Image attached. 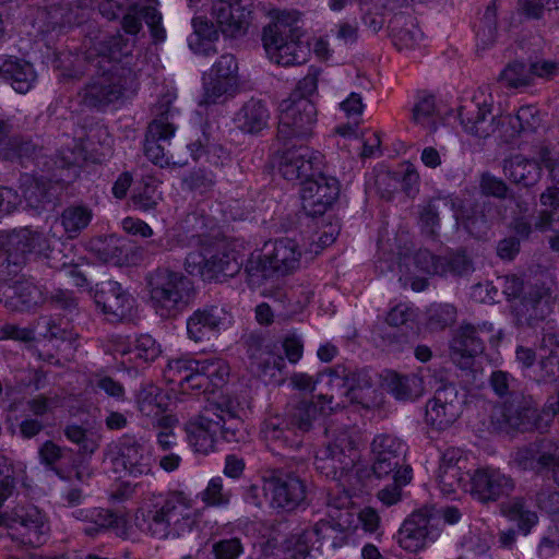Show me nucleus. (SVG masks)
<instances>
[{
  "label": "nucleus",
  "instance_id": "obj_25",
  "mask_svg": "<svg viewBox=\"0 0 559 559\" xmlns=\"http://www.w3.org/2000/svg\"><path fill=\"white\" fill-rule=\"evenodd\" d=\"M493 325L483 322L478 325L463 324L451 341V358L461 368H467L474 357L480 355L484 349V335H490Z\"/></svg>",
  "mask_w": 559,
  "mask_h": 559
},
{
  "label": "nucleus",
  "instance_id": "obj_9",
  "mask_svg": "<svg viewBox=\"0 0 559 559\" xmlns=\"http://www.w3.org/2000/svg\"><path fill=\"white\" fill-rule=\"evenodd\" d=\"M240 88L238 63L230 53L221 56L203 76L201 105L223 104L233 98Z\"/></svg>",
  "mask_w": 559,
  "mask_h": 559
},
{
  "label": "nucleus",
  "instance_id": "obj_58",
  "mask_svg": "<svg viewBox=\"0 0 559 559\" xmlns=\"http://www.w3.org/2000/svg\"><path fill=\"white\" fill-rule=\"evenodd\" d=\"M160 199V192L157 190V187L150 183H145L142 189L132 197L134 206L143 212L155 209Z\"/></svg>",
  "mask_w": 559,
  "mask_h": 559
},
{
  "label": "nucleus",
  "instance_id": "obj_53",
  "mask_svg": "<svg viewBox=\"0 0 559 559\" xmlns=\"http://www.w3.org/2000/svg\"><path fill=\"white\" fill-rule=\"evenodd\" d=\"M231 493L224 488L221 477L212 478L206 488L200 492L201 500L206 507H226L230 501Z\"/></svg>",
  "mask_w": 559,
  "mask_h": 559
},
{
  "label": "nucleus",
  "instance_id": "obj_14",
  "mask_svg": "<svg viewBox=\"0 0 559 559\" xmlns=\"http://www.w3.org/2000/svg\"><path fill=\"white\" fill-rule=\"evenodd\" d=\"M263 492L271 508L293 511L305 500L306 486L292 473L271 471L263 476Z\"/></svg>",
  "mask_w": 559,
  "mask_h": 559
},
{
  "label": "nucleus",
  "instance_id": "obj_3",
  "mask_svg": "<svg viewBox=\"0 0 559 559\" xmlns=\"http://www.w3.org/2000/svg\"><path fill=\"white\" fill-rule=\"evenodd\" d=\"M144 280L148 306L160 319H176L195 300L193 282L179 271L158 266Z\"/></svg>",
  "mask_w": 559,
  "mask_h": 559
},
{
  "label": "nucleus",
  "instance_id": "obj_47",
  "mask_svg": "<svg viewBox=\"0 0 559 559\" xmlns=\"http://www.w3.org/2000/svg\"><path fill=\"white\" fill-rule=\"evenodd\" d=\"M383 385L395 399L405 401L417 394L419 379L414 374L401 376L388 371L383 378Z\"/></svg>",
  "mask_w": 559,
  "mask_h": 559
},
{
  "label": "nucleus",
  "instance_id": "obj_17",
  "mask_svg": "<svg viewBox=\"0 0 559 559\" xmlns=\"http://www.w3.org/2000/svg\"><path fill=\"white\" fill-rule=\"evenodd\" d=\"M173 117L174 111L169 104L157 107L156 117L148 124L145 136V156L162 167L170 163L166 144H169L176 132V127L171 121Z\"/></svg>",
  "mask_w": 559,
  "mask_h": 559
},
{
  "label": "nucleus",
  "instance_id": "obj_35",
  "mask_svg": "<svg viewBox=\"0 0 559 559\" xmlns=\"http://www.w3.org/2000/svg\"><path fill=\"white\" fill-rule=\"evenodd\" d=\"M460 199L447 195L432 198L418 205L419 224L421 229L430 235H435L439 225V214L441 207L450 209L453 212L454 219H460L459 213Z\"/></svg>",
  "mask_w": 559,
  "mask_h": 559
},
{
  "label": "nucleus",
  "instance_id": "obj_22",
  "mask_svg": "<svg viewBox=\"0 0 559 559\" xmlns=\"http://www.w3.org/2000/svg\"><path fill=\"white\" fill-rule=\"evenodd\" d=\"M109 456L115 473L139 477L148 475L152 471L151 454L133 438H121Z\"/></svg>",
  "mask_w": 559,
  "mask_h": 559
},
{
  "label": "nucleus",
  "instance_id": "obj_2",
  "mask_svg": "<svg viewBox=\"0 0 559 559\" xmlns=\"http://www.w3.org/2000/svg\"><path fill=\"white\" fill-rule=\"evenodd\" d=\"M94 49L97 70L83 88L82 100L88 107L100 108L134 91L138 75L130 67L131 48L122 35L105 37Z\"/></svg>",
  "mask_w": 559,
  "mask_h": 559
},
{
  "label": "nucleus",
  "instance_id": "obj_37",
  "mask_svg": "<svg viewBox=\"0 0 559 559\" xmlns=\"http://www.w3.org/2000/svg\"><path fill=\"white\" fill-rule=\"evenodd\" d=\"M534 414L532 401L522 394H512L499 408L495 415L501 416V421L510 428H521L530 423Z\"/></svg>",
  "mask_w": 559,
  "mask_h": 559
},
{
  "label": "nucleus",
  "instance_id": "obj_23",
  "mask_svg": "<svg viewBox=\"0 0 559 559\" xmlns=\"http://www.w3.org/2000/svg\"><path fill=\"white\" fill-rule=\"evenodd\" d=\"M465 486L466 492L476 496L483 502L496 501L511 495L515 489L513 478L492 466L477 468Z\"/></svg>",
  "mask_w": 559,
  "mask_h": 559
},
{
  "label": "nucleus",
  "instance_id": "obj_61",
  "mask_svg": "<svg viewBox=\"0 0 559 559\" xmlns=\"http://www.w3.org/2000/svg\"><path fill=\"white\" fill-rule=\"evenodd\" d=\"M210 248L191 251L185 260V269L190 275H200L205 280V271L209 269Z\"/></svg>",
  "mask_w": 559,
  "mask_h": 559
},
{
  "label": "nucleus",
  "instance_id": "obj_34",
  "mask_svg": "<svg viewBox=\"0 0 559 559\" xmlns=\"http://www.w3.org/2000/svg\"><path fill=\"white\" fill-rule=\"evenodd\" d=\"M270 110L260 99L251 98L235 114L237 129L248 134H258L269 126Z\"/></svg>",
  "mask_w": 559,
  "mask_h": 559
},
{
  "label": "nucleus",
  "instance_id": "obj_15",
  "mask_svg": "<svg viewBox=\"0 0 559 559\" xmlns=\"http://www.w3.org/2000/svg\"><path fill=\"white\" fill-rule=\"evenodd\" d=\"M438 516L432 509L421 508L414 511L403 523L397 533L400 546L411 552H417L433 543L440 535Z\"/></svg>",
  "mask_w": 559,
  "mask_h": 559
},
{
  "label": "nucleus",
  "instance_id": "obj_59",
  "mask_svg": "<svg viewBox=\"0 0 559 559\" xmlns=\"http://www.w3.org/2000/svg\"><path fill=\"white\" fill-rule=\"evenodd\" d=\"M117 514L106 509H92V518L90 522L92 525L84 528L85 534L94 536L105 528H112L115 526Z\"/></svg>",
  "mask_w": 559,
  "mask_h": 559
},
{
  "label": "nucleus",
  "instance_id": "obj_6",
  "mask_svg": "<svg viewBox=\"0 0 559 559\" xmlns=\"http://www.w3.org/2000/svg\"><path fill=\"white\" fill-rule=\"evenodd\" d=\"M229 376V367L222 358L194 360L178 358L168 362L166 379L177 384L182 393H205L222 386Z\"/></svg>",
  "mask_w": 559,
  "mask_h": 559
},
{
  "label": "nucleus",
  "instance_id": "obj_42",
  "mask_svg": "<svg viewBox=\"0 0 559 559\" xmlns=\"http://www.w3.org/2000/svg\"><path fill=\"white\" fill-rule=\"evenodd\" d=\"M249 359L251 371L259 377L265 376L272 370L281 371L285 367L284 358L267 345L250 346Z\"/></svg>",
  "mask_w": 559,
  "mask_h": 559
},
{
  "label": "nucleus",
  "instance_id": "obj_63",
  "mask_svg": "<svg viewBox=\"0 0 559 559\" xmlns=\"http://www.w3.org/2000/svg\"><path fill=\"white\" fill-rule=\"evenodd\" d=\"M536 502L540 510L559 522V491L551 488L542 489L536 496Z\"/></svg>",
  "mask_w": 559,
  "mask_h": 559
},
{
  "label": "nucleus",
  "instance_id": "obj_48",
  "mask_svg": "<svg viewBox=\"0 0 559 559\" xmlns=\"http://www.w3.org/2000/svg\"><path fill=\"white\" fill-rule=\"evenodd\" d=\"M514 460L521 468L532 471L548 468L555 463V456L543 452L538 444H530L518 450Z\"/></svg>",
  "mask_w": 559,
  "mask_h": 559
},
{
  "label": "nucleus",
  "instance_id": "obj_31",
  "mask_svg": "<svg viewBox=\"0 0 559 559\" xmlns=\"http://www.w3.org/2000/svg\"><path fill=\"white\" fill-rule=\"evenodd\" d=\"M94 301L110 321H119L131 309V297L116 281L97 283L93 289Z\"/></svg>",
  "mask_w": 559,
  "mask_h": 559
},
{
  "label": "nucleus",
  "instance_id": "obj_40",
  "mask_svg": "<svg viewBox=\"0 0 559 559\" xmlns=\"http://www.w3.org/2000/svg\"><path fill=\"white\" fill-rule=\"evenodd\" d=\"M501 512L510 521L518 524V528L523 535H528L538 523V515L533 511L528 503L520 497L513 498L501 504Z\"/></svg>",
  "mask_w": 559,
  "mask_h": 559
},
{
  "label": "nucleus",
  "instance_id": "obj_29",
  "mask_svg": "<svg viewBox=\"0 0 559 559\" xmlns=\"http://www.w3.org/2000/svg\"><path fill=\"white\" fill-rule=\"evenodd\" d=\"M215 415L217 412L212 404L186 424L187 441L198 453L207 454L215 449L221 431V420Z\"/></svg>",
  "mask_w": 559,
  "mask_h": 559
},
{
  "label": "nucleus",
  "instance_id": "obj_43",
  "mask_svg": "<svg viewBox=\"0 0 559 559\" xmlns=\"http://www.w3.org/2000/svg\"><path fill=\"white\" fill-rule=\"evenodd\" d=\"M439 118L435 97L428 94L418 95L412 109L413 122L429 133H433L438 128Z\"/></svg>",
  "mask_w": 559,
  "mask_h": 559
},
{
  "label": "nucleus",
  "instance_id": "obj_8",
  "mask_svg": "<svg viewBox=\"0 0 559 559\" xmlns=\"http://www.w3.org/2000/svg\"><path fill=\"white\" fill-rule=\"evenodd\" d=\"M0 526L17 544L38 547L43 545L50 531L46 515L36 507H16L0 513Z\"/></svg>",
  "mask_w": 559,
  "mask_h": 559
},
{
  "label": "nucleus",
  "instance_id": "obj_16",
  "mask_svg": "<svg viewBox=\"0 0 559 559\" xmlns=\"http://www.w3.org/2000/svg\"><path fill=\"white\" fill-rule=\"evenodd\" d=\"M231 312L219 305H206L194 310L187 319L188 337L195 343L211 341L231 326Z\"/></svg>",
  "mask_w": 559,
  "mask_h": 559
},
{
  "label": "nucleus",
  "instance_id": "obj_30",
  "mask_svg": "<svg viewBox=\"0 0 559 559\" xmlns=\"http://www.w3.org/2000/svg\"><path fill=\"white\" fill-rule=\"evenodd\" d=\"M374 376L369 369L348 371L345 367L337 366L329 369L321 378H329V384L346 388V395L356 403L365 404L366 399L372 392Z\"/></svg>",
  "mask_w": 559,
  "mask_h": 559
},
{
  "label": "nucleus",
  "instance_id": "obj_19",
  "mask_svg": "<svg viewBox=\"0 0 559 559\" xmlns=\"http://www.w3.org/2000/svg\"><path fill=\"white\" fill-rule=\"evenodd\" d=\"M56 242L57 239L52 241L43 233L29 228L13 230L7 240L8 265L11 263L15 266L20 265L24 262L27 253H34L56 261V254L60 253L53 250Z\"/></svg>",
  "mask_w": 559,
  "mask_h": 559
},
{
  "label": "nucleus",
  "instance_id": "obj_38",
  "mask_svg": "<svg viewBox=\"0 0 559 559\" xmlns=\"http://www.w3.org/2000/svg\"><path fill=\"white\" fill-rule=\"evenodd\" d=\"M538 381L555 382L559 379V336L547 333L542 338Z\"/></svg>",
  "mask_w": 559,
  "mask_h": 559
},
{
  "label": "nucleus",
  "instance_id": "obj_56",
  "mask_svg": "<svg viewBox=\"0 0 559 559\" xmlns=\"http://www.w3.org/2000/svg\"><path fill=\"white\" fill-rule=\"evenodd\" d=\"M415 264L419 271L430 275H444L447 269L445 260L428 250H419L415 254Z\"/></svg>",
  "mask_w": 559,
  "mask_h": 559
},
{
  "label": "nucleus",
  "instance_id": "obj_20",
  "mask_svg": "<svg viewBox=\"0 0 559 559\" xmlns=\"http://www.w3.org/2000/svg\"><path fill=\"white\" fill-rule=\"evenodd\" d=\"M338 194V181L334 177L324 176L320 170L314 177L302 181V209L310 216L323 215L337 200Z\"/></svg>",
  "mask_w": 559,
  "mask_h": 559
},
{
  "label": "nucleus",
  "instance_id": "obj_18",
  "mask_svg": "<svg viewBox=\"0 0 559 559\" xmlns=\"http://www.w3.org/2000/svg\"><path fill=\"white\" fill-rule=\"evenodd\" d=\"M323 155L305 145L284 148L278 156V170L288 181H302L322 170Z\"/></svg>",
  "mask_w": 559,
  "mask_h": 559
},
{
  "label": "nucleus",
  "instance_id": "obj_13",
  "mask_svg": "<svg viewBox=\"0 0 559 559\" xmlns=\"http://www.w3.org/2000/svg\"><path fill=\"white\" fill-rule=\"evenodd\" d=\"M493 97L488 86L479 87L471 98H466L457 108V117L464 131L487 138L497 129L492 114Z\"/></svg>",
  "mask_w": 559,
  "mask_h": 559
},
{
  "label": "nucleus",
  "instance_id": "obj_26",
  "mask_svg": "<svg viewBox=\"0 0 559 559\" xmlns=\"http://www.w3.org/2000/svg\"><path fill=\"white\" fill-rule=\"evenodd\" d=\"M462 413V400L453 384L438 389L427 402L425 419L428 425L444 430L453 425Z\"/></svg>",
  "mask_w": 559,
  "mask_h": 559
},
{
  "label": "nucleus",
  "instance_id": "obj_28",
  "mask_svg": "<svg viewBox=\"0 0 559 559\" xmlns=\"http://www.w3.org/2000/svg\"><path fill=\"white\" fill-rule=\"evenodd\" d=\"M502 292L509 300L521 299L526 311H533L527 317L528 323L542 319L545 316V308L548 306L549 289L544 285L525 287L523 281L516 275H508L502 278Z\"/></svg>",
  "mask_w": 559,
  "mask_h": 559
},
{
  "label": "nucleus",
  "instance_id": "obj_1",
  "mask_svg": "<svg viewBox=\"0 0 559 559\" xmlns=\"http://www.w3.org/2000/svg\"><path fill=\"white\" fill-rule=\"evenodd\" d=\"M200 516L194 500L183 491L151 493L132 518L117 515L114 532L133 540L141 534L157 539L179 538L194 528Z\"/></svg>",
  "mask_w": 559,
  "mask_h": 559
},
{
  "label": "nucleus",
  "instance_id": "obj_7",
  "mask_svg": "<svg viewBox=\"0 0 559 559\" xmlns=\"http://www.w3.org/2000/svg\"><path fill=\"white\" fill-rule=\"evenodd\" d=\"M317 416V405L301 402L287 416L273 415L264 419L260 429L261 437L277 447L298 445L300 435L312 428Z\"/></svg>",
  "mask_w": 559,
  "mask_h": 559
},
{
  "label": "nucleus",
  "instance_id": "obj_60",
  "mask_svg": "<svg viewBox=\"0 0 559 559\" xmlns=\"http://www.w3.org/2000/svg\"><path fill=\"white\" fill-rule=\"evenodd\" d=\"M187 185L189 188L199 193L206 194L213 190L216 180L215 176L212 171L205 169H199L193 171L187 179Z\"/></svg>",
  "mask_w": 559,
  "mask_h": 559
},
{
  "label": "nucleus",
  "instance_id": "obj_10",
  "mask_svg": "<svg viewBox=\"0 0 559 559\" xmlns=\"http://www.w3.org/2000/svg\"><path fill=\"white\" fill-rule=\"evenodd\" d=\"M301 255V249L294 239L281 238L263 255L252 254L246 264V271L251 276L261 273L266 277L271 272L287 275L299 269Z\"/></svg>",
  "mask_w": 559,
  "mask_h": 559
},
{
  "label": "nucleus",
  "instance_id": "obj_52",
  "mask_svg": "<svg viewBox=\"0 0 559 559\" xmlns=\"http://www.w3.org/2000/svg\"><path fill=\"white\" fill-rule=\"evenodd\" d=\"M64 435L84 454H93L99 447L100 436L79 425H68L64 429Z\"/></svg>",
  "mask_w": 559,
  "mask_h": 559
},
{
  "label": "nucleus",
  "instance_id": "obj_57",
  "mask_svg": "<svg viewBox=\"0 0 559 559\" xmlns=\"http://www.w3.org/2000/svg\"><path fill=\"white\" fill-rule=\"evenodd\" d=\"M424 39L423 32L414 24L401 28L393 35L394 46L399 50H411L418 47Z\"/></svg>",
  "mask_w": 559,
  "mask_h": 559
},
{
  "label": "nucleus",
  "instance_id": "obj_44",
  "mask_svg": "<svg viewBox=\"0 0 559 559\" xmlns=\"http://www.w3.org/2000/svg\"><path fill=\"white\" fill-rule=\"evenodd\" d=\"M21 190L27 206L32 209H39L52 197L51 187H48L47 181L28 175L21 178Z\"/></svg>",
  "mask_w": 559,
  "mask_h": 559
},
{
  "label": "nucleus",
  "instance_id": "obj_45",
  "mask_svg": "<svg viewBox=\"0 0 559 559\" xmlns=\"http://www.w3.org/2000/svg\"><path fill=\"white\" fill-rule=\"evenodd\" d=\"M193 33L189 36V47L197 53L209 55L211 45L217 39V31L203 17L192 20Z\"/></svg>",
  "mask_w": 559,
  "mask_h": 559
},
{
  "label": "nucleus",
  "instance_id": "obj_11",
  "mask_svg": "<svg viewBox=\"0 0 559 559\" xmlns=\"http://www.w3.org/2000/svg\"><path fill=\"white\" fill-rule=\"evenodd\" d=\"M317 123L316 105L306 97L289 96L280 104L277 136L287 141L306 139Z\"/></svg>",
  "mask_w": 559,
  "mask_h": 559
},
{
  "label": "nucleus",
  "instance_id": "obj_32",
  "mask_svg": "<svg viewBox=\"0 0 559 559\" xmlns=\"http://www.w3.org/2000/svg\"><path fill=\"white\" fill-rule=\"evenodd\" d=\"M334 527L330 522L319 521L295 535L294 559L312 558L311 552L320 550L324 540L332 537Z\"/></svg>",
  "mask_w": 559,
  "mask_h": 559
},
{
  "label": "nucleus",
  "instance_id": "obj_51",
  "mask_svg": "<svg viewBox=\"0 0 559 559\" xmlns=\"http://www.w3.org/2000/svg\"><path fill=\"white\" fill-rule=\"evenodd\" d=\"M412 480L411 466L397 469L393 474V483L380 489L377 493L378 499L386 507L396 504L402 499V488Z\"/></svg>",
  "mask_w": 559,
  "mask_h": 559
},
{
  "label": "nucleus",
  "instance_id": "obj_36",
  "mask_svg": "<svg viewBox=\"0 0 559 559\" xmlns=\"http://www.w3.org/2000/svg\"><path fill=\"white\" fill-rule=\"evenodd\" d=\"M116 354L127 356L128 361H154L162 353L160 345L150 334H141L134 340H122L116 345Z\"/></svg>",
  "mask_w": 559,
  "mask_h": 559
},
{
  "label": "nucleus",
  "instance_id": "obj_62",
  "mask_svg": "<svg viewBox=\"0 0 559 559\" xmlns=\"http://www.w3.org/2000/svg\"><path fill=\"white\" fill-rule=\"evenodd\" d=\"M177 424L176 417L171 415L163 416L158 419L159 431L157 433V444L163 451L173 449L177 443L173 427Z\"/></svg>",
  "mask_w": 559,
  "mask_h": 559
},
{
  "label": "nucleus",
  "instance_id": "obj_33",
  "mask_svg": "<svg viewBox=\"0 0 559 559\" xmlns=\"http://www.w3.org/2000/svg\"><path fill=\"white\" fill-rule=\"evenodd\" d=\"M214 411L217 412L215 418L221 420L219 438L227 442H239L245 438L243 423L240 419L239 404L227 397L222 396L221 400L213 404Z\"/></svg>",
  "mask_w": 559,
  "mask_h": 559
},
{
  "label": "nucleus",
  "instance_id": "obj_41",
  "mask_svg": "<svg viewBox=\"0 0 559 559\" xmlns=\"http://www.w3.org/2000/svg\"><path fill=\"white\" fill-rule=\"evenodd\" d=\"M205 271V280H216L221 275L234 276L241 267V262L238 261V257L234 251L217 250L210 248V257Z\"/></svg>",
  "mask_w": 559,
  "mask_h": 559
},
{
  "label": "nucleus",
  "instance_id": "obj_46",
  "mask_svg": "<svg viewBox=\"0 0 559 559\" xmlns=\"http://www.w3.org/2000/svg\"><path fill=\"white\" fill-rule=\"evenodd\" d=\"M93 212L85 205H71L63 210L60 222L69 238L76 237L91 223Z\"/></svg>",
  "mask_w": 559,
  "mask_h": 559
},
{
  "label": "nucleus",
  "instance_id": "obj_24",
  "mask_svg": "<svg viewBox=\"0 0 559 559\" xmlns=\"http://www.w3.org/2000/svg\"><path fill=\"white\" fill-rule=\"evenodd\" d=\"M468 456L460 448H448L440 457L437 473V484L444 496L462 489L466 492L465 484L469 483Z\"/></svg>",
  "mask_w": 559,
  "mask_h": 559
},
{
  "label": "nucleus",
  "instance_id": "obj_55",
  "mask_svg": "<svg viewBox=\"0 0 559 559\" xmlns=\"http://www.w3.org/2000/svg\"><path fill=\"white\" fill-rule=\"evenodd\" d=\"M159 395L160 390L158 386L152 383L143 384L136 395L139 411L145 416L158 415L160 411Z\"/></svg>",
  "mask_w": 559,
  "mask_h": 559
},
{
  "label": "nucleus",
  "instance_id": "obj_49",
  "mask_svg": "<svg viewBox=\"0 0 559 559\" xmlns=\"http://www.w3.org/2000/svg\"><path fill=\"white\" fill-rule=\"evenodd\" d=\"M72 147L62 148L59 153V158L56 162L60 168H67L69 174L62 181H71L78 176L76 168L80 167L86 159L87 155L83 143L81 141H72Z\"/></svg>",
  "mask_w": 559,
  "mask_h": 559
},
{
  "label": "nucleus",
  "instance_id": "obj_5",
  "mask_svg": "<svg viewBox=\"0 0 559 559\" xmlns=\"http://www.w3.org/2000/svg\"><path fill=\"white\" fill-rule=\"evenodd\" d=\"M326 433L330 436V440L316 452V469L341 486L358 485L359 476L355 469L353 430L343 428L336 431L326 428Z\"/></svg>",
  "mask_w": 559,
  "mask_h": 559
},
{
  "label": "nucleus",
  "instance_id": "obj_12",
  "mask_svg": "<svg viewBox=\"0 0 559 559\" xmlns=\"http://www.w3.org/2000/svg\"><path fill=\"white\" fill-rule=\"evenodd\" d=\"M4 295L11 299L10 305L20 310H29L49 301L55 308L72 312L78 302L72 292L53 289L49 293L34 284L32 280L22 278L5 288Z\"/></svg>",
  "mask_w": 559,
  "mask_h": 559
},
{
  "label": "nucleus",
  "instance_id": "obj_4",
  "mask_svg": "<svg viewBox=\"0 0 559 559\" xmlns=\"http://www.w3.org/2000/svg\"><path fill=\"white\" fill-rule=\"evenodd\" d=\"M271 16V23L262 33L263 47L269 59L284 67L305 63L309 48L300 39V13L297 10H274Z\"/></svg>",
  "mask_w": 559,
  "mask_h": 559
},
{
  "label": "nucleus",
  "instance_id": "obj_54",
  "mask_svg": "<svg viewBox=\"0 0 559 559\" xmlns=\"http://www.w3.org/2000/svg\"><path fill=\"white\" fill-rule=\"evenodd\" d=\"M500 79L509 87L519 88L528 86L533 83L531 66L527 68L521 62H512L501 72Z\"/></svg>",
  "mask_w": 559,
  "mask_h": 559
},
{
  "label": "nucleus",
  "instance_id": "obj_50",
  "mask_svg": "<svg viewBox=\"0 0 559 559\" xmlns=\"http://www.w3.org/2000/svg\"><path fill=\"white\" fill-rule=\"evenodd\" d=\"M459 213L461 214V218L455 219L456 226H463L468 234L476 238H481L487 234L489 225L481 212L466 206L463 204L462 200H460Z\"/></svg>",
  "mask_w": 559,
  "mask_h": 559
},
{
  "label": "nucleus",
  "instance_id": "obj_27",
  "mask_svg": "<svg viewBox=\"0 0 559 559\" xmlns=\"http://www.w3.org/2000/svg\"><path fill=\"white\" fill-rule=\"evenodd\" d=\"M371 452L372 469L379 478L393 475L397 469L408 466L403 464L406 444L395 436L389 433L376 436L371 443Z\"/></svg>",
  "mask_w": 559,
  "mask_h": 559
},
{
  "label": "nucleus",
  "instance_id": "obj_39",
  "mask_svg": "<svg viewBox=\"0 0 559 559\" xmlns=\"http://www.w3.org/2000/svg\"><path fill=\"white\" fill-rule=\"evenodd\" d=\"M504 175L518 185L524 187L533 186L540 178L542 169L534 159L515 155L504 162Z\"/></svg>",
  "mask_w": 559,
  "mask_h": 559
},
{
  "label": "nucleus",
  "instance_id": "obj_64",
  "mask_svg": "<svg viewBox=\"0 0 559 559\" xmlns=\"http://www.w3.org/2000/svg\"><path fill=\"white\" fill-rule=\"evenodd\" d=\"M559 551V528L557 525H550L543 534L538 544V555L540 558H550Z\"/></svg>",
  "mask_w": 559,
  "mask_h": 559
},
{
  "label": "nucleus",
  "instance_id": "obj_21",
  "mask_svg": "<svg viewBox=\"0 0 559 559\" xmlns=\"http://www.w3.org/2000/svg\"><path fill=\"white\" fill-rule=\"evenodd\" d=\"M253 7V0H215L212 5V17L224 35L237 37L248 29Z\"/></svg>",
  "mask_w": 559,
  "mask_h": 559
}]
</instances>
